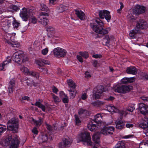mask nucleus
I'll return each mask as SVG.
<instances>
[{
	"label": "nucleus",
	"mask_w": 148,
	"mask_h": 148,
	"mask_svg": "<svg viewBox=\"0 0 148 148\" xmlns=\"http://www.w3.org/2000/svg\"><path fill=\"white\" fill-rule=\"evenodd\" d=\"M95 21L97 24L90 23V25L91 28L96 33L104 35L108 34V32L110 31L111 29L110 27H107L105 29L103 28V23L99 18H97Z\"/></svg>",
	"instance_id": "obj_1"
},
{
	"label": "nucleus",
	"mask_w": 148,
	"mask_h": 148,
	"mask_svg": "<svg viewBox=\"0 0 148 148\" xmlns=\"http://www.w3.org/2000/svg\"><path fill=\"white\" fill-rule=\"evenodd\" d=\"M20 143V138L18 136L15 135L12 138L11 136H8L5 139L4 145L7 147L10 146V148H18Z\"/></svg>",
	"instance_id": "obj_2"
},
{
	"label": "nucleus",
	"mask_w": 148,
	"mask_h": 148,
	"mask_svg": "<svg viewBox=\"0 0 148 148\" xmlns=\"http://www.w3.org/2000/svg\"><path fill=\"white\" fill-rule=\"evenodd\" d=\"M8 128L10 130L14 131L15 132H17L18 127V120L15 118L11 119L8 122Z\"/></svg>",
	"instance_id": "obj_3"
},
{
	"label": "nucleus",
	"mask_w": 148,
	"mask_h": 148,
	"mask_svg": "<svg viewBox=\"0 0 148 148\" xmlns=\"http://www.w3.org/2000/svg\"><path fill=\"white\" fill-rule=\"evenodd\" d=\"M107 130L106 126H105L101 129L100 133V132L95 133L92 136L93 140L95 143L99 144L100 142V138L101 134L105 136L108 135Z\"/></svg>",
	"instance_id": "obj_4"
},
{
	"label": "nucleus",
	"mask_w": 148,
	"mask_h": 148,
	"mask_svg": "<svg viewBox=\"0 0 148 148\" xmlns=\"http://www.w3.org/2000/svg\"><path fill=\"white\" fill-rule=\"evenodd\" d=\"M12 60L18 63L24 62L26 60L24 59V54L22 51H19L15 52L12 57Z\"/></svg>",
	"instance_id": "obj_5"
},
{
	"label": "nucleus",
	"mask_w": 148,
	"mask_h": 148,
	"mask_svg": "<svg viewBox=\"0 0 148 148\" xmlns=\"http://www.w3.org/2000/svg\"><path fill=\"white\" fill-rule=\"evenodd\" d=\"M78 138L80 141L86 142L88 145H91L92 142L90 134L87 132L82 133L78 136Z\"/></svg>",
	"instance_id": "obj_6"
},
{
	"label": "nucleus",
	"mask_w": 148,
	"mask_h": 148,
	"mask_svg": "<svg viewBox=\"0 0 148 148\" xmlns=\"http://www.w3.org/2000/svg\"><path fill=\"white\" fill-rule=\"evenodd\" d=\"M49 16L48 13L41 12L38 16V22L44 26L47 25L49 22V20L46 17Z\"/></svg>",
	"instance_id": "obj_7"
},
{
	"label": "nucleus",
	"mask_w": 148,
	"mask_h": 148,
	"mask_svg": "<svg viewBox=\"0 0 148 148\" xmlns=\"http://www.w3.org/2000/svg\"><path fill=\"white\" fill-rule=\"evenodd\" d=\"M53 53L55 56L60 58L65 56L66 53V51L63 49L57 47L54 49Z\"/></svg>",
	"instance_id": "obj_8"
},
{
	"label": "nucleus",
	"mask_w": 148,
	"mask_h": 148,
	"mask_svg": "<svg viewBox=\"0 0 148 148\" xmlns=\"http://www.w3.org/2000/svg\"><path fill=\"white\" fill-rule=\"evenodd\" d=\"M145 10L144 6L137 5L132 9V12L133 14L139 15L144 13Z\"/></svg>",
	"instance_id": "obj_9"
},
{
	"label": "nucleus",
	"mask_w": 148,
	"mask_h": 148,
	"mask_svg": "<svg viewBox=\"0 0 148 148\" xmlns=\"http://www.w3.org/2000/svg\"><path fill=\"white\" fill-rule=\"evenodd\" d=\"M139 31L140 29H143L147 28L148 27L147 23L143 19H140L137 21V24L135 27Z\"/></svg>",
	"instance_id": "obj_10"
},
{
	"label": "nucleus",
	"mask_w": 148,
	"mask_h": 148,
	"mask_svg": "<svg viewBox=\"0 0 148 148\" xmlns=\"http://www.w3.org/2000/svg\"><path fill=\"white\" fill-rule=\"evenodd\" d=\"M72 143L71 140L69 138H64L62 139L61 142L58 144L59 148H64L69 147Z\"/></svg>",
	"instance_id": "obj_11"
},
{
	"label": "nucleus",
	"mask_w": 148,
	"mask_h": 148,
	"mask_svg": "<svg viewBox=\"0 0 148 148\" xmlns=\"http://www.w3.org/2000/svg\"><path fill=\"white\" fill-rule=\"evenodd\" d=\"M21 70L23 71L24 73H26L28 75L35 77L37 78H39V74L38 73L34 71H29V70L25 67L23 66L21 68Z\"/></svg>",
	"instance_id": "obj_12"
},
{
	"label": "nucleus",
	"mask_w": 148,
	"mask_h": 148,
	"mask_svg": "<svg viewBox=\"0 0 148 148\" xmlns=\"http://www.w3.org/2000/svg\"><path fill=\"white\" fill-rule=\"evenodd\" d=\"M139 109L140 113L144 115L148 113V106L143 103H140Z\"/></svg>",
	"instance_id": "obj_13"
},
{
	"label": "nucleus",
	"mask_w": 148,
	"mask_h": 148,
	"mask_svg": "<svg viewBox=\"0 0 148 148\" xmlns=\"http://www.w3.org/2000/svg\"><path fill=\"white\" fill-rule=\"evenodd\" d=\"M49 138L50 140H52L51 136L50 137V135L46 134H42L39 138L40 143H43L46 142L48 140Z\"/></svg>",
	"instance_id": "obj_14"
},
{
	"label": "nucleus",
	"mask_w": 148,
	"mask_h": 148,
	"mask_svg": "<svg viewBox=\"0 0 148 148\" xmlns=\"http://www.w3.org/2000/svg\"><path fill=\"white\" fill-rule=\"evenodd\" d=\"M102 118L101 114L99 113L94 116V119L92 121L94 122H95L99 126H101V123H102Z\"/></svg>",
	"instance_id": "obj_15"
},
{
	"label": "nucleus",
	"mask_w": 148,
	"mask_h": 148,
	"mask_svg": "<svg viewBox=\"0 0 148 148\" xmlns=\"http://www.w3.org/2000/svg\"><path fill=\"white\" fill-rule=\"evenodd\" d=\"M20 15L24 21H27L28 14L27 9L25 8H23L22 10L21 11Z\"/></svg>",
	"instance_id": "obj_16"
},
{
	"label": "nucleus",
	"mask_w": 148,
	"mask_h": 148,
	"mask_svg": "<svg viewBox=\"0 0 148 148\" xmlns=\"http://www.w3.org/2000/svg\"><path fill=\"white\" fill-rule=\"evenodd\" d=\"M140 128L145 129L148 127V118L145 116L143 119V121L139 125Z\"/></svg>",
	"instance_id": "obj_17"
},
{
	"label": "nucleus",
	"mask_w": 148,
	"mask_h": 148,
	"mask_svg": "<svg viewBox=\"0 0 148 148\" xmlns=\"http://www.w3.org/2000/svg\"><path fill=\"white\" fill-rule=\"evenodd\" d=\"M115 123L116 127L117 129L121 130L125 127V123L123 121L117 120Z\"/></svg>",
	"instance_id": "obj_18"
},
{
	"label": "nucleus",
	"mask_w": 148,
	"mask_h": 148,
	"mask_svg": "<svg viewBox=\"0 0 148 148\" xmlns=\"http://www.w3.org/2000/svg\"><path fill=\"white\" fill-rule=\"evenodd\" d=\"M46 30L48 32L47 34L48 37H52L55 32L54 29L51 26H48L46 28Z\"/></svg>",
	"instance_id": "obj_19"
},
{
	"label": "nucleus",
	"mask_w": 148,
	"mask_h": 148,
	"mask_svg": "<svg viewBox=\"0 0 148 148\" xmlns=\"http://www.w3.org/2000/svg\"><path fill=\"white\" fill-rule=\"evenodd\" d=\"M126 72L128 74L136 75L137 73V69L135 67L131 66L127 68Z\"/></svg>",
	"instance_id": "obj_20"
},
{
	"label": "nucleus",
	"mask_w": 148,
	"mask_h": 148,
	"mask_svg": "<svg viewBox=\"0 0 148 148\" xmlns=\"http://www.w3.org/2000/svg\"><path fill=\"white\" fill-rule=\"evenodd\" d=\"M75 14L80 19L83 20L85 19V14L81 10H75Z\"/></svg>",
	"instance_id": "obj_21"
},
{
	"label": "nucleus",
	"mask_w": 148,
	"mask_h": 148,
	"mask_svg": "<svg viewBox=\"0 0 148 148\" xmlns=\"http://www.w3.org/2000/svg\"><path fill=\"white\" fill-rule=\"evenodd\" d=\"M60 98L62 99L63 103H66L68 102V97L63 92H60Z\"/></svg>",
	"instance_id": "obj_22"
},
{
	"label": "nucleus",
	"mask_w": 148,
	"mask_h": 148,
	"mask_svg": "<svg viewBox=\"0 0 148 148\" xmlns=\"http://www.w3.org/2000/svg\"><path fill=\"white\" fill-rule=\"evenodd\" d=\"M135 79V78L134 77L130 78L125 77L121 79V83L123 84H125L129 82H132L134 81Z\"/></svg>",
	"instance_id": "obj_23"
},
{
	"label": "nucleus",
	"mask_w": 148,
	"mask_h": 148,
	"mask_svg": "<svg viewBox=\"0 0 148 148\" xmlns=\"http://www.w3.org/2000/svg\"><path fill=\"white\" fill-rule=\"evenodd\" d=\"M68 7L63 5H60L56 8L57 11L58 13H62L68 10Z\"/></svg>",
	"instance_id": "obj_24"
},
{
	"label": "nucleus",
	"mask_w": 148,
	"mask_h": 148,
	"mask_svg": "<svg viewBox=\"0 0 148 148\" xmlns=\"http://www.w3.org/2000/svg\"><path fill=\"white\" fill-rule=\"evenodd\" d=\"M111 38H110L108 35H106L102 40V44L103 45L109 46L110 45V41Z\"/></svg>",
	"instance_id": "obj_25"
},
{
	"label": "nucleus",
	"mask_w": 148,
	"mask_h": 148,
	"mask_svg": "<svg viewBox=\"0 0 148 148\" xmlns=\"http://www.w3.org/2000/svg\"><path fill=\"white\" fill-rule=\"evenodd\" d=\"M19 9V7H17L16 5H11L8 8V9L7 10H5V11L16 12Z\"/></svg>",
	"instance_id": "obj_26"
},
{
	"label": "nucleus",
	"mask_w": 148,
	"mask_h": 148,
	"mask_svg": "<svg viewBox=\"0 0 148 148\" xmlns=\"http://www.w3.org/2000/svg\"><path fill=\"white\" fill-rule=\"evenodd\" d=\"M6 20L2 19L1 22H0V25L2 27V29L5 30H7L8 29L10 25L7 24V23H6Z\"/></svg>",
	"instance_id": "obj_27"
},
{
	"label": "nucleus",
	"mask_w": 148,
	"mask_h": 148,
	"mask_svg": "<svg viewBox=\"0 0 148 148\" xmlns=\"http://www.w3.org/2000/svg\"><path fill=\"white\" fill-rule=\"evenodd\" d=\"M139 32L138 29H137L135 27L134 29L130 31L129 34V36L132 38H134L135 37L136 35Z\"/></svg>",
	"instance_id": "obj_28"
},
{
	"label": "nucleus",
	"mask_w": 148,
	"mask_h": 148,
	"mask_svg": "<svg viewBox=\"0 0 148 148\" xmlns=\"http://www.w3.org/2000/svg\"><path fill=\"white\" fill-rule=\"evenodd\" d=\"M93 121H92V122L89 123L87 125V127L88 129L91 131H95L97 129V127L96 125L93 124Z\"/></svg>",
	"instance_id": "obj_29"
},
{
	"label": "nucleus",
	"mask_w": 148,
	"mask_h": 148,
	"mask_svg": "<svg viewBox=\"0 0 148 148\" xmlns=\"http://www.w3.org/2000/svg\"><path fill=\"white\" fill-rule=\"evenodd\" d=\"M32 119L34 124L38 127L40 126L43 122V119L41 118H39L37 121L34 119L33 118H32Z\"/></svg>",
	"instance_id": "obj_30"
},
{
	"label": "nucleus",
	"mask_w": 148,
	"mask_h": 148,
	"mask_svg": "<svg viewBox=\"0 0 148 148\" xmlns=\"http://www.w3.org/2000/svg\"><path fill=\"white\" fill-rule=\"evenodd\" d=\"M15 83L14 80L11 81L9 84V92L10 93H12L13 92L14 90V86Z\"/></svg>",
	"instance_id": "obj_31"
},
{
	"label": "nucleus",
	"mask_w": 148,
	"mask_h": 148,
	"mask_svg": "<svg viewBox=\"0 0 148 148\" xmlns=\"http://www.w3.org/2000/svg\"><path fill=\"white\" fill-rule=\"evenodd\" d=\"M68 91L70 92L69 94L70 99H73L76 95L77 93L76 90L74 89H71V88L70 90H69Z\"/></svg>",
	"instance_id": "obj_32"
},
{
	"label": "nucleus",
	"mask_w": 148,
	"mask_h": 148,
	"mask_svg": "<svg viewBox=\"0 0 148 148\" xmlns=\"http://www.w3.org/2000/svg\"><path fill=\"white\" fill-rule=\"evenodd\" d=\"M32 105L38 106L39 108H40L44 112L45 111V107L39 101H36L34 104H32Z\"/></svg>",
	"instance_id": "obj_33"
},
{
	"label": "nucleus",
	"mask_w": 148,
	"mask_h": 148,
	"mask_svg": "<svg viewBox=\"0 0 148 148\" xmlns=\"http://www.w3.org/2000/svg\"><path fill=\"white\" fill-rule=\"evenodd\" d=\"M67 81L69 87L71 89H75L76 85L74 82L71 79H69Z\"/></svg>",
	"instance_id": "obj_34"
},
{
	"label": "nucleus",
	"mask_w": 148,
	"mask_h": 148,
	"mask_svg": "<svg viewBox=\"0 0 148 148\" xmlns=\"http://www.w3.org/2000/svg\"><path fill=\"white\" fill-rule=\"evenodd\" d=\"M103 91V86H97L96 88H95L94 91L96 92L101 94Z\"/></svg>",
	"instance_id": "obj_35"
},
{
	"label": "nucleus",
	"mask_w": 148,
	"mask_h": 148,
	"mask_svg": "<svg viewBox=\"0 0 148 148\" xmlns=\"http://www.w3.org/2000/svg\"><path fill=\"white\" fill-rule=\"evenodd\" d=\"M107 10H103V11H100L99 12V15L100 18L102 19H103L106 16V15L107 13L106 12Z\"/></svg>",
	"instance_id": "obj_36"
},
{
	"label": "nucleus",
	"mask_w": 148,
	"mask_h": 148,
	"mask_svg": "<svg viewBox=\"0 0 148 148\" xmlns=\"http://www.w3.org/2000/svg\"><path fill=\"white\" fill-rule=\"evenodd\" d=\"M7 17V18L5 19L6 20L5 22L7 23V24H8L9 25H11L12 23L13 22L15 18L12 16Z\"/></svg>",
	"instance_id": "obj_37"
},
{
	"label": "nucleus",
	"mask_w": 148,
	"mask_h": 148,
	"mask_svg": "<svg viewBox=\"0 0 148 148\" xmlns=\"http://www.w3.org/2000/svg\"><path fill=\"white\" fill-rule=\"evenodd\" d=\"M107 130L108 135H112L113 134V132H114V128L112 126H108L107 127Z\"/></svg>",
	"instance_id": "obj_38"
},
{
	"label": "nucleus",
	"mask_w": 148,
	"mask_h": 148,
	"mask_svg": "<svg viewBox=\"0 0 148 148\" xmlns=\"http://www.w3.org/2000/svg\"><path fill=\"white\" fill-rule=\"evenodd\" d=\"M5 42H6L9 44L11 45L13 47H17L19 45L16 44V42H10L8 40L6 39L5 40Z\"/></svg>",
	"instance_id": "obj_39"
},
{
	"label": "nucleus",
	"mask_w": 148,
	"mask_h": 148,
	"mask_svg": "<svg viewBox=\"0 0 148 148\" xmlns=\"http://www.w3.org/2000/svg\"><path fill=\"white\" fill-rule=\"evenodd\" d=\"M123 86L124 93H125L129 91L132 87V86H126L123 85Z\"/></svg>",
	"instance_id": "obj_40"
},
{
	"label": "nucleus",
	"mask_w": 148,
	"mask_h": 148,
	"mask_svg": "<svg viewBox=\"0 0 148 148\" xmlns=\"http://www.w3.org/2000/svg\"><path fill=\"white\" fill-rule=\"evenodd\" d=\"M79 54L80 55L82 56L83 57L86 59L87 58L89 57L88 53L87 52L80 51L79 52Z\"/></svg>",
	"instance_id": "obj_41"
},
{
	"label": "nucleus",
	"mask_w": 148,
	"mask_h": 148,
	"mask_svg": "<svg viewBox=\"0 0 148 148\" xmlns=\"http://www.w3.org/2000/svg\"><path fill=\"white\" fill-rule=\"evenodd\" d=\"M40 10L42 11H45L47 12L49 11V9L47 6L43 4H41Z\"/></svg>",
	"instance_id": "obj_42"
},
{
	"label": "nucleus",
	"mask_w": 148,
	"mask_h": 148,
	"mask_svg": "<svg viewBox=\"0 0 148 148\" xmlns=\"http://www.w3.org/2000/svg\"><path fill=\"white\" fill-rule=\"evenodd\" d=\"M124 143L122 141H119L116 145V148H125Z\"/></svg>",
	"instance_id": "obj_43"
},
{
	"label": "nucleus",
	"mask_w": 148,
	"mask_h": 148,
	"mask_svg": "<svg viewBox=\"0 0 148 148\" xmlns=\"http://www.w3.org/2000/svg\"><path fill=\"white\" fill-rule=\"evenodd\" d=\"M115 91L119 93H124L123 86L117 87L115 89Z\"/></svg>",
	"instance_id": "obj_44"
},
{
	"label": "nucleus",
	"mask_w": 148,
	"mask_h": 148,
	"mask_svg": "<svg viewBox=\"0 0 148 148\" xmlns=\"http://www.w3.org/2000/svg\"><path fill=\"white\" fill-rule=\"evenodd\" d=\"M132 13L128 15L127 16V18L128 21H130L131 22H134L135 20V19L134 18V16L132 15Z\"/></svg>",
	"instance_id": "obj_45"
},
{
	"label": "nucleus",
	"mask_w": 148,
	"mask_h": 148,
	"mask_svg": "<svg viewBox=\"0 0 148 148\" xmlns=\"http://www.w3.org/2000/svg\"><path fill=\"white\" fill-rule=\"evenodd\" d=\"M104 103L103 102L98 101L94 102L91 103V104L94 106H98L99 105H103Z\"/></svg>",
	"instance_id": "obj_46"
},
{
	"label": "nucleus",
	"mask_w": 148,
	"mask_h": 148,
	"mask_svg": "<svg viewBox=\"0 0 148 148\" xmlns=\"http://www.w3.org/2000/svg\"><path fill=\"white\" fill-rule=\"evenodd\" d=\"M52 96L54 101L56 103L59 102L61 101V100L59 98V97L55 95L54 94H52Z\"/></svg>",
	"instance_id": "obj_47"
},
{
	"label": "nucleus",
	"mask_w": 148,
	"mask_h": 148,
	"mask_svg": "<svg viewBox=\"0 0 148 148\" xmlns=\"http://www.w3.org/2000/svg\"><path fill=\"white\" fill-rule=\"evenodd\" d=\"M20 23L17 21L15 18L12 23V24L14 28H17L20 25Z\"/></svg>",
	"instance_id": "obj_48"
},
{
	"label": "nucleus",
	"mask_w": 148,
	"mask_h": 148,
	"mask_svg": "<svg viewBox=\"0 0 148 148\" xmlns=\"http://www.w3.org/2000/svg\"><path fill=\"white\" fill-rule=\"evenodd\" d=\"M148 141L147 142H143L140 143L139 148H145L146 146H148Z\"/></svg>",
	"instance_id": "obj_49"
},
{
	"label": "nucleus",
	"mask_w": 148,
	"mask_h": 148,
	"mask_svg": "<svg viewBox=\"0 0 148 148\" xmlns=\"http://www.w3.org/2000/svg\"><path fill=\"white\" fill-rule=\"evenodd\" d=\"M106 12L107 13H106V14L105 15L106 16L105 18L108 22H109L111 18V16L110 14V12L109 11H107Z\"/></svg>",
	"instance_id": "obj_50"
},
{
	"label": "nucleus",
	"mask_w": 148,
	"mask_h": 148,
	"mask_svg": "<svg viewBox=\"0 0 148 148\" xmlns=\"http://www.w3.org/2000/svg\"><path fill=\"white\" fill-rule=\"evenodd\" d=\"M36 63L39 67H42L43 66L42 59L36 60Z\"/></svg>",
	"instance_id": "obj_51"
},
{
	"label": "nucleus",
	"mask_w": 148,
	"mask_h": 148,
	"mask_svg": "<svg viewBox=\"0 0 148 148\" xmlns=\"http://www.w3.org/2000/svg\"><path fill=\"white\" fill-rule=\"evenodd\" d=\"M135 109L134 105H131L126 108L127 111L131 112H132Z\"/></svg>",
	"instance_id": "obj_52"
},
{
	"label": "nucleus",
	"mask_w": 148,
	"mask_h": 148,
	"mask_svg": "<svg viewBox=\"0 0 148 148\" xmlns=\"http://www.w3.org/2000/svg\"><path fill=\"white\" fill-rule=\"evenodd\" d=\"M6 129V127L5 126L0 124V134L5 132Z\"/></svg>",
	"instance_id": "obj_53"
},
{
	"label": "nucleus",
	"mask_w": 148,
	"mask_h": 148,
	"mask_svg": "<svg viewBox=\"0 0 148 148\" xmlns=\"http://www.w3.org/2000/svg\"><path fill=\"white\" fill-rule=\"evenodd\" d=\"M75 122L76 124L78 125L80 124L81 123V121L80 120L79 118L78 117L77 115L75 114Z\"/></svg>",
	"instance_id": "obj_54"
},
{
	"label": "nucleus",
	"mask_w": 148,
	"mask_h": 148,
	"mask_svg": "<svg viewBox=\"0 0 148 148\" xmlns=\"http://www.w3.org/2000/svg\"><path fill=\"white\" fill-rule=\"evenodd\" d=\"M100 94L99 93H98L96 92L93 91V96L94 97H95V99H98L100 98Z\"/></svg>",
	"instance_id": "obj_55"
},
{
	"label": "nucleus",
	"mask_w": 148,
	"mask_h": 148,
	"mask_svg": "<svg viewBox=\"0 0 148 148\" xmlns=\"http://www.w3.org/2000/svg\"><path fill=\"white\" fill-rule=\"evenodd\" d=\"M11 60L10 59H8L7 60H6L4 61L2 64L5 66L6 67H7V65L9 63H10Z\"/></svg>",
	"instance_id": "obj_56"
},
{
	"label": "nucleus",
	"mask_w": 148,
	"mask_h": 148,
	"mask_svg": "<svg viewBox=\"0 0 148 148\" xmlns=\"http://www.w3.org/2000/svg\"><path fill=\"white\" fill-rule=\"evenodd\" d=\"M37 20L34 17H32L30 19V22L33 24H35L37 22Z\"/></svg>",
	"instance_id": "obj_57"
},
{
	"label": "nucleus",
	"mask_w": 148,
	"mask_h": 148,
	"mask_svg": "<svg viewBox=\"0 0 148 148\" xmlns=\"http://www.w3.org/2000/svg\"><path fill=\"white\" fill-rule=\"evenodd\" d=\"M48 52V49L47 48L43 49L42 51V54L43 55H46Z\"/></svg>",
	"instance_id": "obj_58"
},
{
	"label": "nucleus",
	"mask_w": 148,
	"mask_h": 148,
	"mask_svg": "<svg viewBox=\"0 0 148 148\" xmlns=\"http://www.w3.org/2000/svg\"><path fill=\"white\" fill-rule=\"evenodd\" d=\"M119 3L121 5L120 8V9L117 10V12L119 13H120L121 12V10L124 7L123 5L122 2H121Z\"/></svg>",
	"instance_id": "obj_59"
},
{
	"label": "nucleus",
	"mask_w": 148,
	"mask_h": 148,
	"mask_svg": "<svg viewBox=\"0 0 148 148\" xmlns=\"http://www.w3.org/2000/svg\"><path fill=\"white\" fill-rule=\"evenodd\" d=\"M87 112V111L85 109H80L79 110V114H83L84 113H86Z\"/></svg>",
	"instance_id": "obj_60"
},
{
	"label": "nucleus",
	"mask_w": 148,
	"mask_h": 148,
	"mask_svg": "<svg viewBox=\"0 0 148 148\" xmlns=\"http://www.w3.org/2000/svg\"><path fill=\"white\" fill-rule=\"evenodd\" d=\"M52 91L55 93H57L58 91V89L54 86L52 87Z\"/></svg>",
	"instance_id": "obj_61"
},
{
	"label": "nucleus",
	"mask_w": 148,
	"mask_h": 148,
	"mask_svg": "<svg viewBox=\"0 0 148 148\" xmlns=\"http://www.w3.org/2000/svg\"><path fill=\"white\" fill-rule=\"evenodd\" d=\"M92 57L95 58H99L102 57V56L101 54H95L93 55Z\"/></svg>",
	"instance_id": "obj_62"
},
{
	"label": "nucleus",
	"mask_w": 148,
	"mask_h": 148,
	"mask_svg": "<svg viewBox=\"0 0 148 148\" xmlns=\"http://www.w3.org/2000/svg\"><path fill=\"white\" fill-rule=\"evenodd\" d=\"M29 98L27 96H24L22 97V99L21 100V101H22V100H25L29 101Z\"/></svg>",
	"instance_id": "obj_63"
},
{
	"label": "nucleus",
	"mask_w": 148,
	"mask_h": 148,
	"mask_svg": "<svg viewBox=\"0 0 148 148\" xmlns=\"http://www.w3.org/2000/svg\"><path fill=\"white\" fill-rule=\"evenodd\" d=\"M46 125L47 126L46 127L48 130H49V131L52 130V127L51 125L47 124Z\"/></svg>",
	"instance_id": "obj_64"
}]
</instances>
